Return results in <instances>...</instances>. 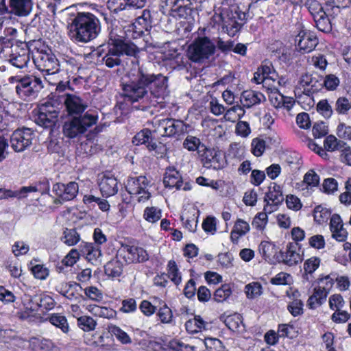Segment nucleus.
Returning a JSON list of instances; mask_svg holds the SVG:
<instances>
[{
  "label": "nucleus",
  "instance_id": "obj_1",
  "mask_svg": "<svg viewBox=\"0 0 351 351\" xmlns=\"http://www.w3.org/2000/svg\"><path fill=\"white\" fill-rule=\"evenodd\" d=\"M130 80L123 84L124 97L129 101L141 102L145 106H155L156 101L152 97L164 99L169 95L168 78L162 74H153L142 68L131 69L128 73Z\"/></svg>",
  "mask_w": 351,
  "mask_h": 351
},
{
  "label": "nucleus",
  "instance_id": "obj_2",
  "mask_svg": "<svg viewBox=\"0 0 351 351\" xmlns=\"http://www.w3.org/2000/svg\"><path fill=\"white\" fill-rule=\"evenodd\" d=\"M139 52L140 49L134 43L120 36H114L112 33L110 34L108 43L99 46L97 49V56L102 58L105 65L108 68L121 65V56L136 57Z\"/></svg>",
  "mask_w": 351,
  "mask_h": 351
},
{
  "label": "nucleus",
  "instance_id": "obj_3",
  "mask_svg": "<svg viewBox=\"0 0 351 351\" xmlns=\"http://www.w3.org/2000/svg\"><path fill=\"white\" fill-rule=\"evenodd\" d=\"M69 36L77 44H86L95 39L101 32L99 19L90 12H78L68 25Z\"/></svg>",
  "mask_w": 351,
  "mask_h": 351
},
{
  "label": "nucleus",
  "instance_id": "obj_4",
  "mask_svg": "<svg viewBox=\"0 0 351 351\" xmlns=\"http://www.w3.org/2000/svg\"><path fill=\"white\" fill-rule=\"evenodd\" d=\"M33 5V0H0V28L12 23L15 16H28Z\"/></svg>",
  "mask_w": 351,
  "mask_h": 351
},
{
  "label": "nucleus",
  "instance_id": "obj_5",
  "mask_svg": "<svg viewBox=\"0 0 351 351\" xmlns=\"http://www.w3.org/2000/svg\"><path fill=\"white\" fill-rule=\"evenodd\" d=\"M97 116L86 112L83 116L73 117L64 121L62 126L63 134L69 138H74L84 134L87 130L96 124Z\"/></svg>",
  "mask_w": 351,
  "mask_h": 351
},
{
  "label": "nucleus",
  "instance_id": "obj_6",
  "mask_svg": "<svg viewBox=\"0 0 351 351\" xmlns=\"http://www.w3.org/2000/svg\"><path fill=\"white\" fill-rule=\"evenodd\" d=\"M10 82L16 83L15 90L19 97L26 99L29 97H34L43 88L42 80L32 75L24 77L13 76Z\"/></svg>",
  "mask_w": 351,
  "mask_h": 351
},
{
  "label": "nucleus",
  "instance_id": "obj_7",
  "mask_svg": "<svg viewBox=\"0 0 351 351\" xmlns=\"http://www.w3.org/2000/svg\"><path fill=\"white\" fill-rule=\"evenodd\" d=\"M215 45L208 37H199L194 40L188 48V56L195 62H203L213 55Z\"/></svg>",
  "mask_w": 351,
  "mask_h": 351
},
{
  "label": "nucleus",
  "instance_id": "obj_8",
  "mask_svg": "<svg viewBox=\"0 0 351 351\" xmlns=\"http://www.w3.org/2000/svg\"><path fill=\"white\" fill-rule=\"evenodd\" d=\"M154 131L163 136H180L187 132V125L183 121L174 119H155L152 122Z\"/></svg>",
  "mask_w": 351,
  "mask_h": 351
},
{
  "label": "nucleus",
  "instance_id": "obj_9",
  "mask_svg": "<svg viewBox=\"0 0 351 351\" xmlns=\"http://www.w3.org/2000/svg\"><path fill=\"white\" fill-rule=\"evenodd\" d=\"M60 111L58 105L53 101H46L38 108L35 122L45 128H51L56 125Z\"/></svg>",
  "mask_w": 351,
  "mask_h": 351
},
{
  "label": "nucleus",
  "instance_id": "obj_10",
  "mask_svg": "<svg viewBox=\"0 0 351 351\" xmlns=\"http://www.w3.org/2000/svg\"><path fill=\"white\" fill-rule=\"evenodd\" d=\"M149 183L145 176L130 177L127 180L125 189L131 195L137 198L138 202H145L151 197L147 190Z\"/></svg>",
  "mask_w": 351,
  "mask_h": 351
},
{
  "label": "nucleus",
  "instance_id": "obj_11",
  "mask_svg": "<svg viewBox=\"0 0 351 351\" xmlns=\"http://www.w3.org/2000/svg\"><path fill=\"white\" fill-rule=\"evenodd\" d=\"M33 60L36 68L47 75L55 74L60 70L59 61L51 52L37 51Z\"/></svg>",
  "mask_w": 351,
  "mask_h": 351
},
{
  "label": "nucleus",
  "instance_id": "obj_12",
  "mask_svg": "<svg viewBox=\"0 0 351 351\" xmlns=\"http://www.w3.org/2000/svg\"><path fill=\"white\" fill-rule=\"evenodd\" d=\"M35 134L27 128H19L14 130L10 138V146L16 152H22L30 147Z\"/></svg>",
  "mask_w": 351,
  "mask_h": 351
},
{
  "label": "nucleus",
  "instance_id": "obj_13",
  "mask_svg": "<svg viewBox=\"0 0 351 351\" xmlns=\"http://www.w3.org/2000/svg\"><path fill=\"white\" fill-rule=\"evenodd\" d=\"M117 257L130 264L145 262L149 259V254L143 247L125 245L119 249Z\"/></svg>",
  "mask_w": 351,
  "mask_h": 351
},
{
  "label": "nucleus",
  "instance_id": "obj_14",
  "mask_svg": "<svg viewBox=\"0 0 351 351\" xmlns=\"http://www.w3.org/2000/svg\"><path fill=\"white\" fill-rule=\"evenodd\" d=\"M79 186L75 182L66 184L56 183L53 186L52 192L56 195L53 200L56 204H62L65 202L73 199L78 193Z\"/></svg>",
  "mask_w": 351,
  "mask_h": 351
},
{
  "label": "nucleus",
  "instance_id": "obj_15",
  "mask_svg": "<svg viewBox=\"0 0 351 351\" xmlns=\"http://www.w3.org/2000/svg\"><path fill=\"white\" fill-rule=\"evenodd\" d=\"M204 166L216 170L222 169L227 165L225 155L219 150L205 147L203 154L199 156Z\"/></svg>",
  "mask_w": 351,
  "mask_h": 351
},
{
  "label": "nucleus",
  "instance_id": "obj_16",
  "mask_svg": "<svg viewBox=\"0 0 351 351\" xmlns=\"http://www.w3.org/2000/svg\"><path fill=\"white\" fill-rule=\"evenodd\" d=\"M132 28V38H136L141 36L144 32H148L152 27V17L148 10H144L141 16H138L131 26Z\"/></svg>",
  "mask_w": 351,
  "mask_h": 351
},
{
  "label": "nucleus",
  "instance_id": "obj_17",
  "mask_svg": "<svg viewBox=\"0 0 351 351\" xmlns=\"http://www.w3.org/2000/svg\"><path fill=\"white\" fill-rule=\"evenodd\" d=\"M66 110L69 115H80L88 108V104L75 94H66L64 100Z\"/></svg>",
  "mask_w": 351,
  "mask_h": 351
},
{
  "label": "nucleus",
  "instance_id": "obj_18",
  "mask_svg": "<svg viewBox=\"0 0 351 351\" xmlns=\"http://www.w3.org/2000/svg\"><path fill=\"white\" fill-rule=\"evenodd\" d=\"M298 49L302 53L313 51L318 43L317 37L311 32L301 31L295 37Z\"/></svg>",
  "mask_w": 351,
  "mask_h": 351
},
{
  "label": "nucleus",
  "instance_id": "obj_19",
  "mask_svg": "<svg viewBox=\"0 0 351 351\" xmlns=\"http://www.w3.org/2000/svg\"><path fill=\"white\" fill-rule=\"evenodd\" d=\"M7 59L15 67L23 69L27 66L29 61V50L21 47L20 45H15L13 47V52Z\"/></svg>",
  "mask_w": 351,
  "mask_h": 351
},
{
  "label": "nucleus",
  "instance_id": "obj_20",
  "mask_svg": "<svg viewBox=\"0 0 351 351\" xmlns=\"http://www.w3.org/2000/svg\"><path fill=\"white\" fill-rule=\"evenodd\" d=\"M132 143L135 145H146L149 151L156 152L158 147L156 142L154 141L152 131L147 128L143 129L136 133L132 138Z\"/></svg>",
  "mask_w": 351,
  "mask_h": 351
},
{
  "label": "nucleus",
  "instance_id": "obj_21",
  "mask_svg": "<svg viewBox=\"0 0 351 351\" xmlns=\"http://www.w3.org/2000/svg\"><path fill=\"white\" fill-rule=\"evenodd\" d=\"M330 229L332 232V237L335 240L343 242L348 237V232L343 228V223L341 217L337 214H334L330 218Z\"/></svg>",
  "mask_w": 351,
  "mask_h": 351
},
{
  "label": "nucleus",
  "instance_id": "obj_22",
  "mask_svg": "<svg viewBox=\"0 0 351 351\" xmlns=\"http://www.w3.org/2000/svg\"><path fill=\"white\" fill-rule=\"evenodd\" d=\"M99 186L103 196H113L118 192V181L112 176L104 175L101 178Z\"/></svg>",
  "mask_w": 351,
  "mask_h": 351
},
{
  "label": "nucleus",
  "instance_id": "obj_23",
  "mask_svg": "<svg viewBox=\"0 0 351 351\" xmlns=\"http://www.w3.org/2000/svg\"><path fill=\"white\" fill-rule=\"evenodd\" d=\"M31 302L34 303V305L27 306L30 310V312L38 311L40 308L45 310H51L55 306L53 299L47 295H34L29 298V304Z\"/></svg>",
  "mask_w": 351,
  "mask_h": 351
},
{
  "label": "nucleus",
  "instance_id": "obj_24",
  "mask_svg": "<svg viewBox=\"0 0 351 351\" xmlns=\"http://www.w3.org/2000/svg\"><path fill=\"white\" fill-rule=\"evenodd\" d=\"M283 262L289 265H297L302 261V256L300 254V247L297 243H290L287 245L285 254L282 255Z\"/></svg>",
  "mask_w": 351,
  "mask_h": 351
},
{
  "label": "nucleus",
  "instance_id": "obj_25",
  "mask_svg": "<svg viewBox=\"0 0 351 351\" xmlns=\"http://www.w3.org/2000/svg\"><path fill=\"white\" fill-rule=\"evenodd\" d=\"M165 187L180 189L183 184L181 175L174 167H169L166 169L163 178Z\"/></svg>",
  "mask_w": 351,
  "mask_h": 351
},
{
  "label": "nucleus",
  "instance_id": "obj_26",
  "mask_svg": "<svg viewBox=\"0 0 351 351\" xmlns=\"http://www.w3.org/2000/svg\"><path fill=\"white\" fill-rule=\"evenodd\" d=\"M265 100V96L260 92L247 90L242 93L240 101L243 108H250Z\"/></svg>",
  "mask_w": 351,
  "mask_h": 351
},
{
  "label": "nucleus",
  "instance_id": "obj_27",
  "mask_svg": "<svg viewBox=\"0 0 351 351\" xmlns=\"http://www.w3.org/2000/svg\"><path fill=\"white\" fill-rule=\"evenodd\" d=\"M221 18L224 22L223 29L226 28L228 34L234 36V33L240 28V24L237 22L236 19L245 21L246 19V14L245 12H238L237 10H235L234 13L231 11V16L229 17L230 23L224 21L223 14L221 15Z\"/></svg>",
  "mask_w": 351,
  "mask_h": 351
},
{
  "label": "nucleus",
  "instance_id": "obj_28",
  "mask_svg": "<svg viewBox=\"0 0 351 351\" xmlns=\"http://www.w3.org/2000/svg\"><path fill=\"white\" fill-rule=\"evenodd\" d=\"M300 84L302 86H310L313 93L318 92L324 86L323 77L317 74H304L302 75Z\"/></svg>",
  "mask_w": 351,
  "mask_h": 351
},
{
  "label": "nucleus",
  "instance_id": "obj_29",
  "mask_svg": "<svg viewBox=\"0 0 351 351\" xmlns=\"http://www.w3.org/2000/svg\"><path fill=\"white\" fill-rule=\"evenodd\" d=\"M328 289V288H322L320 287L315 288L313 295L309 297L307 301L308 308L315 309L321 306L326 300L329 292Z\"/></svg>",
  "mask_w": 351,
  "mask_h": 351
},
{
  "label": "nucleus",
  "instance_id": "obj_30",
  "mask_svg": "<svg viewBox=\"0 0 351 351\" xmlns=\"http://www.w3.org/2000/svg\"><path fill=\"white\" fill-rule=\"evenodd\" d=\"M80 254L85 256L86 258L93 263L101 256L99 247L92 243H84L80 246Z\"/></svg>",
  "mask_w": 351,
  "mask_h": 351
},
{
  "label": "nucleus",
  "instance_id": "obj_31",
  "mask_svg": "<svg viewBox=\"0 0 351 351\" xmlns=\"http://www.w3.org/2000/svg\"><path fill=\"white\" fill-rule=\"evenodd\" d=\"M145 5V0H120L117 3L112 12L117 13L123 10H133L142 8Z\"/></svg>",
  "mask_w": 351,
  "mask_h": 351
},
{
  "label": "nucleus",
  "instance_id": "obj_32",
  "mask_svg": "<svg viewBox=\"0 0 351 351\" xmlns=\"http://www.w3.org/2000/svg\"><path fill=\"white\" fill-rule=\"evenodd\" d=\"M250 230L249 223L241 219H238L230 233V239L233 243H237L239 238L246 234Z\"/></svg>",
  "mask_w": 351,
  "mask_h": 351
},
{
  "label": "nucleus",
  "instance_id": "obj_33",
  "mask_svg": "<svg viewBox=\"0 0 351 351\" xmlns=\"http://www.w3.org/2000/svg\"><path fill=\"white\" fill-rule=\"evenodd\" d=\"M270 200L274 206H278L283 200L284 197L280 185L273 183L269 187V191L266 193L264 201Z\"/></svg>",
  "mask_w": 351,
  "mask_h": 351
},
{
  "label": "nucleus",
  "instance_id": "obj_34",
  "mask_svg": "<svg viewBox=\"0 0 351 351\" xmlns=\"http://www.w3.org/2000/svg\"><path fill=\"white\" fill-rule=\"evenodd\" d=\"M121 260L122 258H118L117 255L115 258L108 261L104 267L105 274L112 278L119 277L123 272Z\"/></svg>",
  "mask_w": 351,
  "mask_h": 351
},
{
  "label": "nucleus",
  "instance_id": "obj_35",
  "mask_svg": "<svg viewBox=\"0 0 351 351\" xmlns=\"http://www.w3.org/2000/svg\"><path fill=\"white\" fill-rule=\"evenodd\" d=\"M183 147L189 152L197 151L198 156L203 154L206 145L196 136L189 135L183 141Z\"/></svg>",
  "mask_w": 351,
  "mask_h": 351
},
{
  "label": "nucleus",
  "instance_id": "obj_36",
  "mask_svg": "<svg viewBox=\"0 0 351 351\" xmlns=\"http://www.w3.org/2000/svg\"><path fill=\"white\" fill-rule=\"evenodd\" d=\"M207 323L199 315H195L185 323V328L189 333L193 334L205 330Z\"/></svg>",
  "mask_w": 351,
  "mask_h": 351
},
{
  "label": "nucleus",
  "instance_id": "obj_37",
  "mask_svg": "<svg viewBox=\"0 0 351 351\" xmlns=\"http://www.w3.org/2000/svg\"><path fill=\"white\" fill-rule=\"evenodd\" d=\"M158 305L157 308V316L162 324H171L173 321V313L171 309L167 305V304L159 300L158 301Z\"/></svg>",
  "mask_w": 351,
  "mask_h": 351
},
{
  "label": "nucleus",
  "instance_id": "obj_38",
  "mask_svg": "<svg viewBox=\"0 0 351 351\" xmlns=\"http://www.w3.org/2000/svg\"><path fill=\"white\" fill-rule=\"evenodd\" d=\"M245 114L243 107L241 105H235L228 108L224 113L223 118L225 120L230 122H235L241 119Z\"/></svg>",
  "mask_w": 351,
  "mask_h": 351
},
{
  "label": "nucleus",
  "instance_id": "obj_39",
  "mask_svg": "<svg viewBox=\"0 0 351 351\" xmlns=\"http://www.w3.org/2000/svg\"><path fill=\"white\" fill-rule=\"evenodd\" d=\"M88 309L93 315L107 319L113 318L116 315L115 311L106 306L89 305Z\"/></svg>",
  "mask_w": 351,
  "mask_h": 351
},
{
  "label": "nucleus",
  "instance_id": "obj_40",
  "mask_svg": "<svg viewBox=\"0 0 351 351\" xmlns=\"http://www.w3.org/2000/svg\"><path fill=\"white\" fill-rule=\"evenodd\" d=\"M47 320H49V322L52 325L60 328L61 330L64 333H67L69 330V326L67 322V319L63 315H61L58 313H53L50 315L47 318Z\"/></svg>",
  "mask_w": 351,
  "mask_h": 351
},
{
  "label": "nucleus",
  "instance_id": "obj_41",
  "mask_svg": "<svg viewBox=\"0 0 351 351\" xmlns=\"http://www.w3.org/2000/svg\"><path fill=\"white\" fill-rule=\"evenodd\" d=\"M18 44H14V40L6 37L0 38V57L2 58H8L9 56L13 52V47Z\"/></svg>",
  "mask_w": 351,
  "mask_h": 351
},
{
  "label": "nucleus",
  "instance_id": "obj_42",
  "mask_svg": "<svg viewBox=\"0 0 351 351\" xmlns=\"http://www.w3.org/2000/svg\"><path fill=\"white\" fill-rule=\"evenodd\" d=\"M304 5L312 15L313 19L321 15L324 16L326 13L322 4L317 0H306Z\"/></svg>",
  "mask_w": 351,
  "mask_h": 351
},
{
  "label": "nucleus",
  "instance_id": "obj_43",
  "mask_svg": "<svg viewBox=\"0 0 351 351\" xmlns=\"http://www.w3.org/2000/svg\"><path fill=\"white\" fill-rule=\"evenodd\" d=\"M83 202L86 204L96 203L102 211H108L110 208V204L106 199H101L93 195H86L83 197Z\"/></svg>",
  "mask_w": 351,
  "mask_h": 351
},
{
  "label": "nucleus",
  "instance_id": "obj_44",
  "mask_svg": "<svg viewBox=\"0 0 351 351\" xmlns=\"http://www.w3.org/2000/svg\"><path fill=\"white\" fill-rule=\"evenodd\" d=\"M62 240L69 246L77 244L80 240V236L75 229L66 228L64 231V237Z\"/></svg>",
  "mask_w": 351,
  "mask_h": 351
},
{
  "label": "nucleus",
  "instance_id": "obj_45",
  "mask_svg": "<svg viewBox=\"0 0 351 351\" xmlns=\"http://www.w3.org/2000/svg\"><path fill=\"white\" fill-rule=\"evenodd\" d=\"M161 210L155 206L147 207L144 210V219L150 223H155L161 218Z\"/></svg>",
  "mask_w": 351,
  "mask_h": 351
},
{
  "label": "nucleus",
  "instance_id": "obj_46",
  "mask_svg": "<svg viewBox=\"0 0 351 351\" xmlns=\"http://www.w3.org/2000/svg\"><path fill=\"white\" fill-rule=\"evenodd\" d=\"M167 268L168 277L175 285H178L181 282L182 277L176 262L174 261H169Z\"/></svg>",
  "mask_w": 351,
  "mask_h": 351
},
{
  "label": "nucleus",
  "instance_id": "obj_47",
  "mask_svg": "<svg viewBox=\"0 0 351 351\" xmlns=\"http://www.w3.org/2000/svg\"><path fill=\"white\" fill-rule=\"evenodd\" d=\"M262 289L259 282H253L245 285V293L247 298L254 299L262 294Z\"/></svg>",
  "mask_w": 351,
  "mask_h": 351
},
{
  "label": "nucleus",
  "instance_id": "obj_48",
  "mask_svg": "<svg viewBox=\"0 0 351 351\" xmlns=\"http://www.w3.org/2000/svg\"><path fill=\"white\" fill-rule=\"evenodd\" d=\"M77 325L84 331L89 332L95 330L97 322L91 317L84 315L77 318Z\"/></svg>",
  "mask_w": 351,
  "mask_h": 351
},
{
  "label": "nucleus",
  "instance_id": "obj_49",
  "mask_svg": "<svg viewBox=\"0 0 351 351\" xmlns=\"http://www.w3.org/2000/svg\"><path fill=\"white\" fill-rule=\"evenodd\" d=\"M232 293V291L229 285H223L217 289L213 295L214 300L217 302L226 300Z\"/></svg>",
  "mask_w": 351,
  "mask_h": 351
},
{
  "label": "nucleus",
  "instance_id": "obj_50",
  "mask_svg": "<svg viewBox=\"0 0 351 351\" xmlns=\"http://www.w3.org/2000/svg\"><path fill=\"white\" fill-rule=\"evenodd\" d=\"M265 141L261 138H255L251 143V152L255 156H261L265 150Z\"/></svg>",
  "mask_w": 351,
  "mask_h": 351
},
{
  "label": "nucleus",
  "instance_id": "obj_51",
  "mask_svg": "<svg viewBox=\"0 0 351 351\" xmlns=\"http://www.w3.org/2000/svg\"><path fill=\"white\" fill-rule=\"evenodd\" d=\"M330 215L328 209L323 208L322 206H317L314 210V219L319 224L326 222Z\"/></svg>",
  "mask_w": 351,
  "mask_h": 351
},
{
  "label": "nucleus",
  "instance_id": "obj_52",
  "mask_svg": "<svg viewBox=\"0 0 351 351\" xmlns=\"http://www.w3.org/2000/svg\"><path fill=\"white\" fill-rule=\"evenodd\" d=\"M317 28L323 32H329L332 29L330 22L325 13L314 19Z\"/></svg>",
  "mask_w": 351,
  "mask_h": 351
},
{
  "label": "nucleus",
  "instance_id": "obj_53",
  "mask_svg": "<svg viewBox=\"0 0 351 351\" xmlns=\"http://www.w3.org/2000/svg\"><path fill=\"white\" fill-rule=\"evenodd\" d=\"M316 108L317 111L325 118H330L333 113L332 106L326 99L319 101Z\"/></svg>",
  "mask_w": 351,
  "mask_h": 351
},
{
  "label": "nucleus",
  "instance_id": "obj_54",
  "mask_svg": "<svg viewBox=\"0 0 351 351\" xmlns=\"http://www.w3.org/2000/svg\"><path fill=\"white\" fill-rule=\"evenodd\" d=\"M292 281V278L290 274L280 272L276 275L274 278H271L270 282L275 285H290Z\"/></svg>",
  "mask_w": 351,
  "mask_h": 351
},
{
  "label": "nucleus",
  "instance_id": "obj_55",
  "mask_svg": "<svg viewBox=\"0 0 351 351\" xmlns=\"http://www.w3.org/2000/svg\"><path fill=\"white\" fill-rule=\"evenodd\" d=\"M298 332L295 328L289 324H281L279 326L278 334L281 337H288L293 339L297 336Z\"/></svg>",
  "mask_w": 351,
  "mask_h": 351
},
{
  "label": "nucleus",
  "instance_id": "obj_56",
  "mask_svg": "<svg viewBox=\"0 0 351 351\" xmlns=\"http://www.w3.org/2000/svg\"><path fill=\"white\" fill-rule=\"evenodd\" d=\"M204 345L210 351H223L224 349L221 341L216 338H206Z\"/></svg>",
  "mask_w": 351,
  "mask_h": 351
},
{
  "label": "nucleus",
  "instance_id": "obj_57",
  "mask_svg": "<svg viewBox=\"0 0 351 351\" xmlns=\"http://www.w3.org/2000/svg\"><path fill=\"white\" fill-rule=\"evenodd\" d=\"M324 86L328 90H334L339 85V79L333 74L326 75L323 78Z\"/></svg>",
  "mask_w": 351,
  "mask_h": 351
},
{
  "label": "nucleus",
  "instance_id": "obj_58",
  "mask_svg": "<svg viewBox=\"0 0 351 351\" xmlns=\"http://www.w3.org/2000/svg\"><path fill=\"white\" fill-rule=\"evenodd\" d=\"M224 323L226 326L230 329L231 330H239L240 328V324L242 323L240 315L238 314H235L233 315L228 316Z\"/></svg>",
  "mask_w": 351,
  "mask_h": 351
},
{
  "label": "nucleus",
  "instance_id": "obj_59",
  "mask_svg": "<svg viewBox=\"0 0 351 351\" xmlns=\"http://www.w3.org/2000/svg\"><path fill=\"white\" fill-rule=\"evenodd\" d=\"M320 259L317 257H311L306 260L304 265V269L307 274H312L319 266Z\"/></svg>",
  "mask_w": 351,
  "mask_h": 351
},
{
  "label": "nucleus",
  "instance_id": "obj_60",
  "mask_svg": "<svg viewBox=\"0 0 351 351\" xmlns=\"http://www.w3.org/2000/svg\"><path fill=\"white\" fill-rule=\"evenodd\" d=\"M268 221L267 215L265 213H259L254 218L252 225L257 230H262L265 227Z\"/></svg>",
  "mask_w": 351,
  "mask_h": 351
},
{
  "label": "nucleus",
  "instance_id": "obj_61",
  "mask_svg": "<svg viewBox=\"0 0 351 351\" xmlns=\"http://www.w3.org/2000/svg\"><path fill=\"white\" fill-rule=\"evenodd\" d=\"M290 313L296 317L303 313V302L300 300H294L287 306Z\"/></svg>",
  "mask_w": 351,
  "mask_h": 351
},
{
  "label": "nucleus",
  "instance_id": "obj_62",
  "mask_svg": "<svg viewBox=\"0 0 351 351\" xmlns=\"http://www.w3.org/2000/svg\"><path fill=\"white\" fill-rule=\"evenodd\" d=\"M80 252L76 249H72L69 253L62 259V265L69 267L73 265L79 258Z\"/></svg>",
  "mask_w": 351,
  "mask_h": 351
},
{
  "label": "nucleus",
  "instance_id": "obj_63",
  "mask_svg": "<svg viewBox=\"0 0 351 351\" xmlns=\"http://www.w3.org/2000/svg\"><path fill=\"white\" fill-rule=\"evenodd\" d=\"M328 126L323 121L315 123L313 127V134L315 138H321L328 134Z\"/></svg>",
  "mask_w": 351,
  "mask_h": 351
},
{
  "label": "nucleus",
  "instance_id": "obj_64",
  "mask_svg": "<svg viewBox=\"0 0 351 351\" xmlns=\"http://www.w3.org/2000/svg\"><path fill=\"white\" fill-rule=\"evenodd\" d=\"M303 181L307 186L314 187L318 185L319 176L313 170H309L304 175Z\"/></svg>",
  "mask_w": 351,
  "mask_h": 351
}]
</instances>
